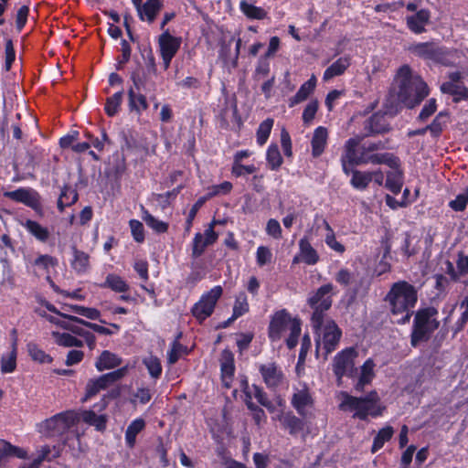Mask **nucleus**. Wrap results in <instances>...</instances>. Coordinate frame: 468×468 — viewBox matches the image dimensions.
<instances>
[{"instance_id": "nucleus-39", "label": "nucleus", "mask_w": 468, "mask_h": 468, "mask_svg": "<svg viewBox=\"0 0 468 468\" xmlns=\"http://www.w3.org/2000/svg\"><path fill=\"white\" fill-rule=\"evenodd\" d=\"M144 420L141 418H138L133 420L127 427L125 431V441L130 448H133L134 446L136 436L139 432H141L144 430Z\"/></svg>"}, {"instance_id": "nucleus-56", "label": "nucleus", "mask_w": 468, "mask_h": 468, "mask_svg": "<svg viewBox=\"0 0 468 468\" xmlns=\"http://www.w3.org/2000/svg\"><path fill=\"white\" fill-rule=\"evenodd\" d=\"M132 236L136 242H143L144 240V229L143 223L137 219H131L129 221Z\"/></svg>"}, {"instance_id": "nucleus-58", "label": "nucleus", "mask_w": 468, "mask_h": 468, "mask_svg": "<svg viewBox=\"0 0 468 468\" xmlns=\"http://www.w3.org/2000/svg\"><path fill=\"white\" fill-rule=\"evenodd\" d=\"M184 352V346L177 341L175 340L171 348L167 353V361L170 365L176 363Z\"/></svg>"}, {"instance_id": "nucleus-55", "label": "nucleus", "mask_w": 468, "mask_h": 468, "mask_svg": "<svg viewBox=\"0 0 468 468\" xmlns=\"http://www.w3.org/2000/svg\"><path fill=\"white\" fill-rule=\"evenodd\" d=\"M58 263L57 260L48 254L39 255L33 262V265L37 268L43 270V271H48L49 268L56 266Z\"/></svg>"}, {"instance_id": "nucleus-24", "label": "nucleus", "mask_w": 468, "mask_h": 468, "mask_svg": "<svg viewBox=\"0 0 468 468\" xmlns=\"http://www.w3.org/2000/svg\"><path fill=\"white\" fill-rule=\"evenodd\" d=\"M360 165H366V164H373V165H378V164H386L389 165L391 168H394L398 166L399 159L395 157L393 154L385 153V154H368V153H362V157L360 160Z\"/></svg>"}, {"instance_id": "nucleus-60", "label": "nucleus", "mask_w": 468, "mask_h": 468, "mask_svg": "<svg viewBox=\"0 0 468 468\" xmlns=\"http://www.w3.org/2000/svg\"><path fill=\"white\" fill-rule=\"evenodd\" d=\"M460 308L463 309V313L455 324L456 332L462 330L465 324L468 322V295L464 296L460 303Z\"/></svg>"}, {"instance_id": "nucleus-44", "label": "nucleus", "mask_w": 468, "mask_h": 468, "mask_svg": "<svg viewBox=\"0 0 468 468\" xmlns=\"http://www.w3.org/2000/svg\"><path fill=\"white\" fill-rule=\"evenodd\" d=\"M402 185V174L396 166L394 167V170L388 173L386 187L388 188L393 194H398L400 192Z\"/></svg>"}, {"instance_id": "nucleus-41", "label": "nucleus", "mask_w": 468, "mask_h": 468, "mask_svg": "<svg viewBox=\"0 0 468 468\" xmlns=\"http://www.w3.org/2000/svg\"><path fill=\"white\" fill-rule=\"evenodd\" d=\"M51 335L54 338L55 343L61 346L80 347L83 346V342L81 340L76 338L75 336L71 335L69 333H60L58 331H52Z\"/></svg>"}, {"instance_id": "nucleus-61", "label": "nucleus", "mask_w": 468, "mask_h": 468, "mask_svg": "<svg viewBox=\"0 0 468 468\" xmlns=\"http://www.w3.org/2000/svg\"><path fill=\"white\" fill-rule=\"evenodd\" d=\"M318 110V101L313 100L309 101L303 112V121L305 124H309L314 118Z\"/></svg>"}, {"instance_id": "nucleus-47", "label": "nucleus", "mask_w": 468, "mask_h": 468, "mask_svg": "<svg viewBox=\"0 0 468 468\" xmlns=\"http://www.w3.org/2000/svg\"><path fill=\"white\" fill-rule=\"evenodd\" d=\"M240 10L242 13L250 19H263L267 13L266 11L259 6H256L250 3H248L246 1L240 2Z\"/></svg>"}, {"instance_id": "nucleus-13", "label": "nucleus", "mask_w": 468, "mask_h": 468, "mask_svg": "<svg viewBox=\"0 0 468 468\" xmlns=\"http://www.w3.org/2000/svg\"><path fill=\"white\" fill-rule=\"evenodd\" d=\"M314 404L313 398L309 388L305 384H299L294 388V393L292 398V405L299 415L307 418L310 415V409Z\"/></svg>"}, {"instance_id": "nucleus-48", "label": "nucleus", "mask_w": 468, "mask_h": 468, "mask_svg": "<svg viewBox=\"0 0 468 468\" xmlns=\"http://www.w3.org/2000/svg\"><path fill=\"white\" fill-rule=\"evenodd\" d=\"M77 199V192L69 186H64L58 200V208L63 211L66 207L74 204Z\"/></svg>"}, {"instance_id": "nucleus-34", "label": "nucleus", "mask_w": 468, "mask_h": 468, "mask_svg": "<svg viewBox=\"0 0 468 468\" xmlns=\"http://www.w3.org/2000/svg\"><path fill=\"white\" fill-rule=\"evenodd\" d=\"M122 359L115 354L105 350L101 356L98 357L95 362V367L97 370L103 371L106 369H111L121 365Z\"/></svg>"}, {"instance_id": "nucleus-36", "label": "nucleus", "mask_w": 468, "mask_h": 468, "mask_svg": "<svg viewBox=\"0 0 468 468\" xmlns=\"http://www.w3.org/2000/svg\"><path fill=\"white\" fill-rule=\"evenodd\" d=\"M350 65L348 57H341L329 66L324 72L323 79L328 80L334 77L342 75Z\"/></svg>"}, {"instance_id": "nucleus-11", "label": "nucleus", "mask_w": 468, "mask_h": 468, "mask_svg": "<svg viewBox=\"0 0 468 468\" xmlns=\"http://www.w3.org/2000/svg\"><path fill=\"white\" fill-rule=\"evenodd\" d=\"M357 352L354 347H347L337 353L333 362V371L340 383L344 376L353 377L355 368V358Z\"/></svg>"}, {"instance_id": "nucleus-33", "label": "nucleus", "mask_w": 468, "mask_h": 468, "mask_svg": "<svg viewBox=\"0 0 468 468\" xmlns=\"http://www.w3.org/2000/svg\"><path fill=\"white\" fill-rule=\"evenodd\" d=\"M12 456L26 459L27 457V452L23 448L14 446L5 441H0V465L8 457Z\"/></svg>"}, {"instance_id": "nucleus-42", "label": "nucleus", "mask_w": 468, "mask_h": 468, "mask_svg": "<svg viewBox=\"0 0 468 468\" xmlns=\"http://www.w3.org/2000/svg\"><path fill=\"white\" fill-rule=\"evenodd\" d=\"M142 218L156 233H165L168 229V223L154 218L144 207H142Z\"/></svg>"}, {"instance_id": "nucleus-53", "label": "nucleus", "mask_w": 468, "mask_h": 468, "mask_svg": "<svg viewBox=\"0 0 468 468\" xmlns=\"http://www.w3.org/2000/svg\"><path fill=\"white\" fill-rule=\"evenodd\" d=\"M273 122H274L272 119L268 118L259 125L257 130V143L260 145H263L267 142L271 134Z\"/></svg>"}, {"instance_id": "nucleus-23", "label": "nucleus", "mask_w": 468, "mask_h": 468, "mask_svg": "<svg viewBox=\"0 0 468 468\" xmlns=\"http://www.w3.org/2000/svg\"><path fill=\"white\" fill-rule=\"evenodd\" d=\"M60 455V447L53 446L50 447L48 445H44L38 452V456L34 459L30 463L23 464L19 468H39L41 463L43 461L51 462L52 460L58 458Z\"/></svg>"}, {"instance_id": "nucleus-31", "label": "nucleus", "mask_w": 468, "mask_h": 468, "mask_svg": "<svg viewBox=\"0 0 468 468\" xmlns=\"http://www.w3.org/2000/svg\"><path fill=\"white\" fill-rule=\"evenodd\" d=\"M101 288H109L112 291L119 293H123L129 291V284L121 276L110 273L106 276L105 281L100 284Z\"/></svg>"}, {"instance_id": "nucleus-63", "label": "nucleus", "mask_w": 468, "mask_h": 468, "mask_svg": "<svg viewBox=\"0 0 468 468\" xmlns=\"http://www.w3.org/2000/svg\"><path fill=\"white\" fill-rule=\"evenodd\" d=\"M152 399V392L148 388H138L133 394V403L139 402L141 404L148 403Z\"/></svg>"}, {"instance_id": "nucleus-59", "label": "nucleus", "mask_w": 468, "mask_h": 468, "mask_svg": "<svg viewBox=\"0 0 468 468\" xmlns=\"http://www.w3.org/2000/svg\"><path fill=\"white\" fill-rule=\"evenodd\" d=\"M270 72V62L269 58L261 56L257 63L254 77L256 79H261L266 77Z\"/></svg>"}, {"instance_id": "nucleus-37", "label": "nucleus", "mask_w": 468, "mask_h": 468, "mask_svg": "<svg viewBox=\"0 0 468 468\" xmlns=\"http://www.w3.org/2000/svg\"><path fill=\"white\" fill-rule=\"evenodd\" d=\"M129 97V109L131 112H135L137 114H141L144 111L148 108V103L144 95L136 93L133 89H130L128 91Z\"/></svg>"}, {"instance_id": "nucleus-5", "label": "nucleus", "mask_w": 468, "mask_h": 468, "mask_svg": "<svg viewBox=\"0 0 468 468\" xmlns=\"http://www.w3.org/2000/svg\"><path fill=\"white\" fill-rule=\"evenodd\" d=\"M313 327L315 329L318 338L316 339V354L324 351V358L328 354L333 352L339 344L342 332L336 324L328 318H322L318 324L312 323Z\"/></svg>"}, {"instance_id": "nucleus-3", "label": "nucleus", "mask_w": 468, "mask_h": 468, "mask_svg": "<svg viewBox=\"0 0 468 468\" xmlns=\"http://www.w3.org/2000/svg\"><path fill=\"white\" fill-rule=\"evenodd\" d=\"M301 331V321L292 317L285 309L275 312L271 317L268 334L272 342L281 340L288 334L285 342L288 348L292 349L297 346Z\"/></svg>"}, {"instance_id": "nucleus-22", "label": "nucleus", "mask_w": 468, "mask_h": 468, "mask_svg": "<svg viewBox=\"0 0 468 468\" xmlns=\"http://www.w3.org/2000/svg\"><path fill=\"white\" fill-rule=\"evenodd\" d=\"M19 224L37 240L47 242L50 237V231L45 226L33 219L20 220Z\"/></svg>"}, {"instance_id": "nucleus-46", "label": "nucleus", "mask_w": 468, "mask_h": 468, "mask_svg": "<svg viewBox=\"0 0 468 468\" xmlns=\"http://www.w3.org/2000/svg\"><path fill=\"white\" fill-rule=\"evenodd\" d=\"M27 349L32 360L40 364H48L52 362V357L42 350L37 344L32 342L28 343L27 345Z\"/></svg>"}, {"instance_id": "nucleus-6", "label": "nucleus", "mask_w": 468, "mask_h": 468, "mask_svg": "<svg viewBox=\"0 0 468 468\" xmlns=\"http://www.w3.org/2000/svg\"><path fill=\"white\" fill-rule=\"evenodd\" d=\"M439 324L438 311L434 307L419 310L414 318L411 345L417 346L419 343L427 340Z\"/></svg>"}, {"instance_id": "nucleus-9", "label": "nucleus", "mask_w": 468, "mask_h": 468, "mask_svg": "<svg viewBox=\"0 0 468 468\" xmlns=\"http://www.w3.org/2000/svg\"><path fill=\"white\" fill-rule=\"evenodd\" d=\"M223 293V289L220 285L214 286L208 292L203 293L193 307L191 314L198 321L203 322L209 317L215 309V306Z\"/></svg>"}, {"instance_id": "nucleus-17", "label": "nucleus", "mask_w": 468, "mask_h": 468, "mask_svg": "<svg viewBox=\"0 0 468 468\" xmlns=\"http://www.w3.org/2000/svg\"><path fill=\"white\" fill-rule=\"evenodd\" d=\"M431 12L428 9H420L414 15L406 17L408 28L414 34H421L426 31V26L430 23Z\"/></svg>"}, {"instance_id": "nucleus-40", "label": "nucleus", "mask_w": 468, "mask_h": 468, "mask_svg": "<svg viewBox=\"0 0 468 468\" xmlns=\"http://www.w3.org/2000/svg\"><path fill=\"white\" fill-rule=\"evenodd\" d=\"M142 363L146 367L150 377L153 379L157 380L160 378L163 368L161 361L157 356L148 355L143 358Z\"/></svg>"}, {"instance_id": "nucleus-15", "label": "nucleus", "mask_w": 468, "mask_h": 468, "mask_svg": "<svg viewBox=\"0 0 468 468\" xmlns=\"http://www.w3.org/2000/svg\"><path fill=\"white\" fill-rule=\"evenodd\" d=\"M258 369L263 382L269 388H275L283 383L284 374L274 362L260 364Z\"/></svg>"}, {"instance_id": "nucleus-57", "label": "nucleus", "mask_w": 468, "mask_h": 468, "mask_svg": "<svg viewBox=\"0 0 468 468\" xmlns=\"http://www.w3.org/2000/svg\"><path fill=\"white\" fill-rule=\"evenodd\" d=\"M272 253L268 247L260 246L256 251V261L260 267H262L271 262Z\"/></svg>"}, {"instance_id": "nucleus-49", "label": "nucleus", "mask_w": 468, "mask_h": 468, "mask_svg": "<svg viewBox=\"0 0 468 468\" xmlns=\"http://www.w3.org/2000/svg\"><path fill=\"white\" fill-rule=\"evenodd\" d=\"M247 391H250V394L253 396L257 401L265 407L270 412L274 413L276 411V407L268 399L265 392L261 388L253 385L251 389L248 388Z\"/></svg>"}, {"instance_id": "nucleus-51", "label": "nucleus", "mask_w": 468, "mask_h": 468, "mask_svg": "<svg viewBox=\"0 0 468 468\" xmlns=\"http://www.w3.org/2000/svg\"><path fill=\"white\" fill-rule=\"evenodd\" d=\"M249 312L248 298L244 292L239 293L234 303L233 314L230 320H235L238 317Z\"/></svg>"}, {"instance_id": "nucleus-62", "label": "nucleus", "mask_w": 468, "mask_h": 468, "mask_svg": "<svg viewBox=\"0 0 468 468\" xmlns=\"http://www.w3.org/2000/svg\"><path fill=\"white\" fill-rule=\"evenodd\" d=\"M256 167L253 165H244L241 163L239 162H233V165L231 168V173L237 176H242L245 175H250L253 174L256 171Z\"/></svg>"}, {"instance_id": "nucleus-4", "label": "nucleus", "mask_w": 468, "mask_h": 468, "mask_svg": "<svg viewBox=\"0 0 468 468\" xmlns=\"http://www.w3.org/2000/svg\"><path fill=\"white\" fill-rule=\"evenodd\" d=\"M341 398L339 409L343 411L353 412V418L361 420H366L369 416L378 417L384 410L379 404V398L376 391H371L365 397L360 398L342 392Z\"/></svg>"}, {"instance_id": "nucleus-2", "label": "nucleus", "mask_w": 468, "mask_h": 468, "mask_svg": "<svg viewBox=\"0 0 468 468\" xmlns=\"http://www.w3.org/2000/svg\"><path fill=\"white\" fill-rule=\"evenodd\" d=\"M417 299V291L413 285L405 281L395 282L386 297L389 303L394 322L398 324L408 323Z\"/></svg>"}, {"instance_id": "nucleus-35", "label": "nucleus", "mask_w": 468, "mask_h": 468, "mask_svg": "<svg viewBox=\"0 0 468 468\" xmlns=\"http://www.w3.org/2000/svg\"><path fill=\"white\" fill-rule=\"evenodd\" d=\"M73 259L71 261L72 269L79 274L86 273L90 268V257L81 250L72 248Z\"/></svg>"}, {"instance_id": "nucleus-14", "label": "nucleus", "mask_w": 468, "mask_h": 468, "mask_svg": "<svg viewBox=\"0 0 468 468\" xmlns=\"http://www.w3.org/2000/svg\"><path fill=\"white\" fill-rule=\"evenodd\" d=\"M218 221L213 220L205 229L204 234L199 232L195 234L193 239L192 255L197 258L203 254L206 248L215 243L218 239V234L214 230V226Z\"/></svg>"}, {"instance_id": "nucleus-28", "label": "nucleus", "mask_w": 468, "mask_h": 468, "mask_svg": "<svg viewBox=\"0 0 468 468\" xmlns=\"http://www.w3.org/2000/svg\"><path fill=\"white\" fill-rule=\"evenodd\" d=\"M299 257L307 265H314L319 261V255L316 250L306 238L299 240Z\"/></svg>"}, {"instance_id": "nucleus-26", "label": "nucleus", "mask_w": 468, "mask_h": 468, "mask_svg": "<svg viewBox=\"0 0 468 468\" xmlns=\"http://www.w3.org/2000/svg\"><path fill=\"white\" fill-rule=\"evenodd\" d=\"M328 131L324 126H319L314 131L311 140L312 155L314 157L320 156L327 144Z\"/></svg>"}, {"instance_id": "nucleus-29", "label": "nucleus", "mask_w": 468, "mask_h": 468, "mask_svg": "<svg viewBox=\"0 0 468 468\" xmlns=\"http://www.w3.org/2000/svg\"><path fill=\"white\" fill-rule=\"evenodd\" d=\"M273 419L279 420L282 425L289 430V432L292 435L302 431L304 428V422L298 417L292 413L282 414L277 413L273 416Z\"/></svg>"}, {"instance_id": "nucleus-52", "label": "nucleus", "mask_w": 468, "mask_h": 468, "mask_svg": "<svg viewBox=\"0 0 468 468\" xmlns=\"http://www.w3.org/2000/svg\"><path fill=\"white\" fill-rule=\"evenodd\" d=\"M17 354L15 351H10L1 356V372L3 374L12 373L16 368Z\"/></svg>"}, {"instance_id": "nucleus-12", "label": "nucleus", "mask_w": 468, "mask_h": 468, "mask_svg": "<svg viewBox=\"0 0 468 468\" xmlns=\"http://www.w3.org/2000/svg\"><path fill=\"white\" fill-rule=\"evenodd\" d=\"M128 372L127 367H122L117 370L100 376L97 378L90 379L86 386V394L83 400L95 396L101 390L107 388L113 382L122 378Z\"/></svg>"}, {"instance_id": "nucleus-20", "label": "nucleus", "mask_w": 468, "mask_h": 468, "mask_svg": "<svg viewBox=\"0 0 468 468\" xmlns=\"http://www.w3.org/2000/svg\"><path fill=\"white\" fill-rule=\"evenodd\" d=\"M43 316L53 324L74 334L82 335V329L77 324L78 321L74 320V318H78L77 316L62 313L59 315L43 314Z\"/></svg>"}, {"instance_id": "nucleus-8", "label": "nucleus", "mask_w": 468, "mask_h": 468, "mask_svg": "<svg viewBox=\"0 0 468 468\" xmlns=\"http://www.w3.org/2000/svg\"><path fill=\"white\" fill-rule=\"evenodd\" d=\"M334 286L331 283L324 284L308 298V303L314 310L312 323L319 324L322 318H324V313L332 305V294Z\"/></svg>"}, {"instance_id": "nucleus-43", "label": "nucleus", "mask_w": 468, "mask_h": 468, "mask_svg": "<svg viewBox=\"0 0 468 468\" xmlns=\"http://www.w3.org/2000/svg\"><path fill=\"white\" fill-rule=\"evenodd\" d=\"M82 420L90 425L94 426L98 431H103L106 427V417L102 414H96L93 410H85L81 414Z\"/></svg>"}, {"instance_id": "nucleus-25", "label": "nucleus", "mask_w": 468, "mask_h": 468, "mask_svg": "<svg viewBox=\"0 0 468 468\" xmlns=\"http://www.w3.org/2000/svg\"><path fill=\"white\" fill-rule=\"evenodd\" d=\"M362 137L355 136L348 139L345 144V151L341 159L349 161L351 165H360V158L362 157V152L357 153V147L360 144Z\"/></svg>"}, {"instance_id": "nucleus-64", "label": "nucleus", "mask_w": 468, "mask_h": 468, "mask_svg": "<svg viewBox=\"0 0 468 468\" xmlns=\"http://www.w3.org/2000/svg\"><path fill=\"white\" fill-rule=\"evenodd\" d=\"M468 204V193L459 194L455 199L452 200L449 204L454 211H463Z\"/></svg>"}, {"instance_id": "nucleus-45", "label": "nucleus", "mask_w": 468, "mask_h": 468, "mask_svg": "<svg viewBox=\"0 0 468 468\" xmlns=\"http://www.w3.org/2000/svg\"><path fill=\"white\" fill-rule=\"evenodd\" d=\"M373 175L370 172L354 170L350 184L356 189L363 190L372 181Z\"/></svg>"}, {"instance_id": "nucleus-16", "label": "nucleus", "mask_w": 468, "mask_h": 468, "mask_svg": "<svg viewBox=\"0 0 468 468\" xmlns=\"http://www.w3.org/2000/svg\"><path fill=\"white\" fill-rule=\"evenodd\" d=\"M409 51L414 56L432 61H437L443 53L442 49L432 41L412 44L409 47Z\"/></svg>"}, {"instance_id": "nucleus-7", "label": "nucleus", "mask_w": 468, "mask_h": 468, "mask_svg": "<svg viewBox=\"0 0 468 468\" xmlns=\"http://www.w3.org/2000/svg\"><path fill=\"white\" fill-rule=\"evenodd\" d=\"M76 421L73 411L58 413L37 424V431L45 437H55L64 434Z\"/></svg>"}, {"instance_id": "nucleus-18", "label": "nucleus", "mask_w": 468, "mask_h": 468, "mask_svg": "<svg viewBox=\"0 0 468 468\" xmlns=\"http://www.w3.org/2000/svg\"><path fill=\"white\" fill-rule=\"evenodd\" d=\"M135 5L138 16L142 21L152 23L162 8L160 0H146L144 5L140 4V0H132Z\"/></svg>"}, {"instance_id": "nucleus-54", "label": "nucleus", "mask_w": 468, "mask_h": 468, "mask_svg": "<svg viewBox=\"0 0 468 468\" xmlns=\"http://www.w3.org/2000/svg\"><path fill=\"white\" fill-rule=\"evenodd\" d=\"M122 100V91H118L107 99L104 109L109 116H114L117 113Z\"/></svg>"}, {"instance_id": "nucleus-38", "label": "nucleus", "mask_w": 468, "mask_h": 468, "mask_svg": "<svg viewBox=\"0 0 468 468\" xmlns=\"http://www.w3.org/2000/svg\"><path fill=\"white\" fill-rule=\"evenodd\" d=\"M394 432V429L388 425L380 429L374 438L371 452L375 453L379 451L384 446V444L392 438Z\"/></svg>"}, {"instance_id": "nucleus-32", "label": "nucleus", "mask_w": 468, "mask_h": 468, "mask_svg": "<svg viewBox=\"0 0 468 468\" xmlns=\"http://www.w3.org/2000/svg\"><path fill=\"white\" fill-rule=\"evenodd\" d=\"M441 90L452 95L455 102L468 101V89L461 83L444 82L441 86Z\"/></svg>"}, {"instance_id": "nucleus-27", "label": "nucleus", "mask_w": 468, "mask_h": 468, "mask_svg": "<svg viewBox=\"0 0 468 468\" xmlns=\"http://www.w3.org/2000/svg\"><path fill=\"white\" fill-rule=\"evenodd\" d=\"M316 86V78L313 75L307 81L303 83L294 96L289 99V107L304 101L314 92Z\"/></svg>"}, {"instance_id": "nucleus-1", "label": "nucleus", "mask_w": 468, "mask_h": 468, "mask_svg": "<svg viewBox=\"0 0 468 468\" xmlns=\"http://www.w3.org/2000/svg\"><path fill=\"white\" fill-rule=\"evenodd\" d=\"M397 89L394 90L397 101L408 108H413L429 94L427 84L419 75L412 74L408 65H403L396 76Z\"/></svg>"}, {"instance_id": "nucleus-50", "label": "nucleus", "mask_w": 468, "mask_h": 468, "mask_svg": "<svg viewBox=\"0 0 468 468\" xmlns=\"http://www.w3.org/2000/svg\"><path fill=\"white\" fill-rule=\"evenodd\" d=\"M266 159L271 170L278 169L282 164V157L276 144H271L266 153Z\"/></svg>"}, {"instance_id": "nucleus-21", "label": "nucleus", "mask_w": 468, "mask_h": 468, "mask_svg": "<svg viewBox=\"0 0 468 468\" xmlns=\"http://www.w3.org/2000/svg\"><path fill=\"white\" fill-rule=\"evenodd\" d=\"M220 368L223 385L229 388H230L235 372L234 357L231 352L228 350L222 352Z\"/></svg>"}, {"instance_id": "nucleus-10", "label": "nucleus", "mask_w": 468, "mask_h": 468, "mask_svg": "<svg viewBox=\"0 0 468 468\" xmlns=\"http://www.w3.org/2000/svg\"><path fill=\"white\" fill-rule=\"evenodd\" d=\"M4 197H8L13 201L21 203V204L32 208L39 216L43 215L41 196L34 188L19 187L13 191L5 192Z\"/></svg>"}, {"instance_id": "nucleus-19", "label": "nucleus", "mask_w": 468, "mask_h": 468, "mask_svg": "<svg viewBox=\"0 0 468 468\" xmlns=\"http://www.w3.org/2000/svg\"><path fill=\"white\" fill-rule=\"evenodd\" d=\"M158 46L161 57H175L181 46V38L172 36L165 30L158 38Z\"/></svg>"}, {"instance_id": "nucleus-30", "label": "nucleus", "mask_w": 468, "mask_h": 468, "mask_svg": "<svg viewBox=\"0 0 468 468\" xmlns=\"http://www.w3.org/2000/svg\"><path fill=\"white\" fill-rule=\"evenodd\" d=\"M375 363L373 359L368 358L361 367L358 381L355 385L356 391H363L366 385L369 384L374 378Z\"/></svg>"}]
</instances>
